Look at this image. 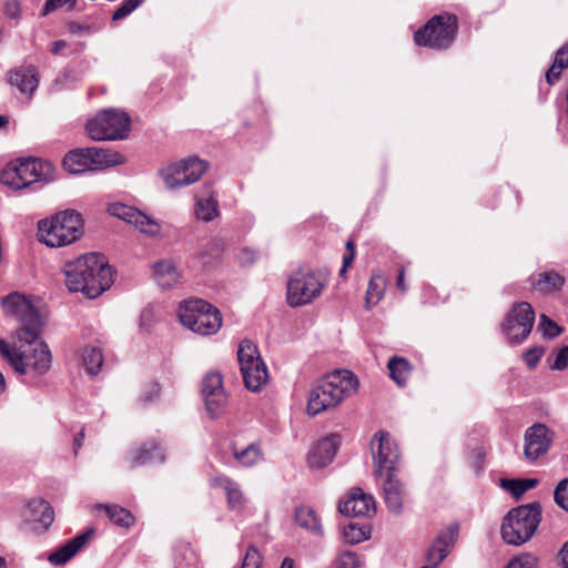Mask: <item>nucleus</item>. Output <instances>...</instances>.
<instances>
[{"label":"nucleus","instance_id":"62","mask_svg":"<svg viewBox=\"0 0 568 568\" xmlns=\"http://www.w3.org/2000/svg\"><path fill=\"white\" fill-rule=\"evenodd\" d=\"M281 568H294L293 560L290 558H285L281 565Z\"/></svg>","mask_w":568,"mask_h":568},{"label":"nucleus","instance_id":"39","mask_svg":"<svg viewBox=\"0 0 568 568\" xmlns=\"http://www.w3.org/2000/svg\"><path fill=\"white\" fill-rule=\"evenodd\" d=\"M104 509L108 517L118 526L129 528L134 523L133 515L125 508L118 505H99Z\"/></svg>","mask_w":568,"mask_h":568},{"label":"nucleus","instance_id":"33","mask_svg":"<svg viewBox=\"0 0 568 568\" xmlns=\"http://www.w3.org/2000/svg\"><path fill=\"white\" fill-rule=\"evenodd\" d=\"M133 465H146L162 463L164 460L163 449L156 443H150L132 453Z\"/></svg>","mask_w":568,"mask_h":568},{"label":"nucleus","instance_id":"13","mask_svg":"<svg viewBox=\"0 0 568 568\" xmlns=\"http://www.w3.org/2000/svg\"><path fill=\"white\" fill-rule=\"evenodd\" d=\"M206 170L205 161L190 158L163 168L160 176L168 189H176L199 181Z\"/></svg>","mask_w":568,"mask_h":568},{"label":"nucleus","instance_id":"40","mask_svg":"<svg viewBox=\"0 0 568 568\" xmlns=\"http://www.w3.org/2000/svg\"><path fill=\"white\" fill-rule=\"evenodd\" d=\"M566 68H568V42L556 52L554 63L546 72V81L554 84Z\"/></svg>","mask_w":568,"mask_h":568},{"label":"nucleus","instance_id":"29","mask_svg":"<svg viewBox=\"0 0 568 568\" xmlns=\"http://www.w3.org/2000/svg\"><path fill=\"white\" fill-rule=\"evenodd\" d=\"M329 393L325 390L321 379L310 392L307 400V413L311 416H315L331 408H335L336 404L331 400Z\"/></svg>","mask_w":568,"mask_h":568},{"label":"nucleus","instance_id":"20","mask_svg":"<svg viewBox=\"0 0 568 568\" xmlns=\"http://www.w3.org/2000/svg\"><path fill=\"white\" fill-rule=\"evenodd\" d=\"M338 510L345 516L365 517L375 514V500L361 488H354L339 501Z\"/></svg>","mask_w":568,"mask_h":568},{"label":"nucleus","instance_id":"21","mask_svg":"<svg viewBox=\"0 0 568 568\" xmlns=\"http://www.w3.org/2000/svg\"><path fill=\"white\" fill-rule=\"evenodd\" d=\"M339 442L337 435H329L316 443L311 449L307 457V463L312 468H324L332 463Z\"/></svg>","mask_w":568,"mask_h":568},{"label":"nucleus","instance_id":"49","mask_svg":"<svg viewBox=\"0 0 568 568\" xmlns=\"http://www.w3.org/2000/svg\"><path fill=\"white\" fill-rule=\"evenodd\" d=\"M65 4H69V9L71 10L75 6V0H47L43 8V14L53 12Z\"/></svg>","mask_w":568,"mask_h":568},{"label":"nucleus","instance_id":"2","mask_svg":"<svg viewBox=\"0 0 568 568\" xmlns=\"http://www.w3.org/2000/svg\"><path fill=\"white\" fill-rule=\"evenodd\" d=\"M62 273L70 292L95 298L110 288L114 278L111 266L99 253H88L63 264Z\"/></svg>","mask_w":568,"mask_h":568},{"label":"nucleus","instance_id":"53","mask_svg":"<svg viewBox=\"0 0 568 568\" xmlns=\"http://www.w3.org/2000/svg\"><path fill=\"white\" fill-rule=\"evenodd\" d=\"M154 317H155L154 307L151 305L146 306L142 311L141 316H140L141 326L149 328L151 326V324L153 323Z\"/></svg>","mask_w":568,"mask_h":568},{"label":"nucleus","instance_id":"42","mask_svg":"<svg viewBox=\"0 0 568 568\" xmlns=\"http://www.w3.org/2000/svg\"><path fill=\"white\" fill-rule=\"evenodd\" d=\"M336 568H359L361 558L353 551H343L335 559Z\"/></svg>","mask_w":568,"mask_h":568},{"label":"nucleus","instance_id":"51","mask_svg":"<svg viewBox=\"0 0 568 568\" xmlns=\"http://www.w3.org/2000/svg\"><path fill=\"white\" fill-rule=\"evenodd\" d=\"M4 13L8 18L19 20L21 17V8L17 0H8L4 4Z\"/></svg>","mask_w":568,"mask_h":568},{"label":"nucleus","instance_id":"28","mask_svg":"<svg viewBox=\"0 0 568 568\" xmlns=\"http://www.w3.org/2000/svg\"><path fill=\"white\" fill-rule=\"evenodd\" d=\"M87 154H89L90 162H92V171L116 166L124 163V156L110 149L87 148Z\"/></svg>","mask_w":568,"mask_h":568},{"label":"nucleus","instance_id":"57","mask_svg":"<svg viewBox=\"0 0 568 568\" xmlns=\"http://www.w3.org/2000/svg\"><path fill=\"white\" fill-rule=\"evenodd\" d=\"M68 47V43L67 41L64 40H57L52 43V47H51V52L53 54H59L62 52V50H64L65 48Z\"/></svg>","mask_w":568,"mask_h":568},{"label":"nucleus","instance_id":"14","mask_svg":"<svg viewBox=\"0 0 568 568\" xmlns=\"http://www.w3.org/2000/svg\"><path fill=\"white\" fill-rule=\"evenodd\" d=\"M375 476L399 469V449L395 440L386 432L376 433L371 442Z\"/></svg>","mask_w":568,"mask_h":568},{"label":"nucleus","instance_id":"27","mask_svg":"<svg viewBox=\"0 0 568 568\" xmlns=\"http://www.w3.org/2000/svg\"><path fill=\"white\" fill-rule=\"evenodd\" d=\"M153 277L162 288H171L181 281V273L171 260H161L153 265Z\"/></svg>","mask_w":568,"mask_h":568},{"label":"nucleus","instance_id":"15","mask_svg":"<svg viewBox=\"0 0 568 568\" xmlns=\"http://www.w3.org/2000/svg\"><path fill=\"white\" fill-rule=\"evenodd\" d=\"M110 215L115 216L124 222L133 225L139 232L154 237L161 233V223L144 214L140 210L122 203H112L108 207Z\"/></svg>","mask_w":568,"mask_h":568},{"label":"nucleus","instance_id":"36","mask_svg":"<svg viewBox=\"0 0 568 568\" xmlns=\"http://www.w3.org/2000/svg\"><path fill=\"white\" fill-rule=\"evenodd\" d=\"M295 520L298 526L312 531L315 535H322V525L315 510L308 507H300L295 513Z\"/></svg>","mask_w":568,"mask_h":568},{"label":"nucleus","instance_id":"9","mask_svg":"<svg viewBox=\"0 0 568 568\" xmlns=\"http://www.w3.org/2000/svg\"><path fill=\"white\" fill-rule=\"evenodd\" d=\"M237 359L245 387L252 392L261 390L268 381V373L257 346L248 339L242 341Z\"/></svg>","mask_w":568,"mask_h":568},{"label":"nucleus","instance_id":"60","mask_svg":"<svg viewBox=\"0 0 568 568\" xmlns=\"http://www.w3.org/2000/svg\"><path fill=\"white\" fill-rule=\"evenodd\" d=\"M396 285H397V287H398L402 292H405V291H406V286H405V284H404V270H400V271H399L398 276H397Z\"/></svg>","mask_w":568,"mask_h":568},{"label":"nucleus","instance_id":"34","mask_svg":"<svg viewBox=\"0 0 568 568\" xmlns=\"http://www.w3.org/2000/svg\"><path fill=\"white\" fill-rule=\"evenodd\" d=\"M390 378L399 386L407 383L410 377L412 367L409 362L404 357L394 356L387 364Z\"/></svg>","mask_w":568,"mask_h":568},{"label":"nucleus","instance_id":"12","mask_svg":"<svg viewBox=\"0 0 568 568\" xmlns=\"http://www.w3.org/2000/svg\"><path fill=\"white\" fill-rule=\"evenodd\" d=\"M535 323V311L527 302L513 306L501 323V331L508 344L523 343L530 334Z\"/></svg>","mask_w":568,"mask_h":568},{"label":"nucleus","instance_id":"4","mask_svg":"<svg viewBox=\"0 0 568 568\" xmlns=\"http://www.w3.org/2000/svg\"><path fill=\"white\" fill-rule=\"evenodd\" d=\"M55 178L51 162L39 159L17 160L1 172V182L12 190H21L34 183H49Z\"/></svg>","mask_w":568,"mask_h":568},{"label":"nucleus","instance_id":"11","mask_svg":"<svg viewBox=\"0 0 568 568\" xmlns=\"http://www.w3.org/2000/svg\"><path fill=\"white\" fill-rule=\"evenodd\" d=\"M3 314L21 323L17 331L42 329V321L30 296L12 292L1 300Z\"/></svg>","mask_w":568,"mask_h":568},{"label":"nucleus","instance_id":"54","mask_svg":"<svg viewBox=\"0 0 568 568\" xmlns=\"http://www.w3.org/2000/svg\"><path fill=\"white\" fill-rule=\"evenodd\" d=\"M346 247H347L348 252H347V254L344 255L343 267L339 271L341 275H343L346 272L347 267L353 263L354 257H355L353 242L348 241L346 244Z\"/></svg>","mask_w":568,"mask_h":568},{"label":"nucleus","instance_id":"17","mask_svg":"<svg viewBox=\"0 0 568 568\" xmlns=\"http://www.w3.org/2000/svg\"><path fill=\"white\" fill-rule=\"evenodd\" d=\"M325 390L329 393V399L336 406L339 405L346 397L356 393L358 388L357 377L347 369H338L325 375L321 378Z\"/></svg>","mask_w":568,"mask_h":568},{"label":"nucleus","instance_id":"7","mask_svg":"<svg viewBox=\"0 0 568 568\" xmlns=\"http://www.w3.org/2000/svg\"><path fill=\"white\" fill-rule=\"evenodd\" d=\"M326 278L311 268H300L288 278L286 300L290 306L297 307L312 303L326 286Z\"/></svg>","mask_w":568,"mask_h":568},{"label":"nucleus","instance_id":"58","mask_svg":"<svg viewBox=\"0 0 568 568\" xmlns=\"http://www.w3.org/2000/svg\"><path fill=\"white\" fill-rule=\"evenodd\" d=\"M559 556H560L564 568H568V541L565 542V545L562 546V548L559 552Z\"/></svg>","mask_w":568,"mask_h":568},{"label":"nucleus","instance_id":"16","mask_svg":"<svg viewBox=\"0 0 568 568\" xmlns=\"http://www.w3.org/2000/svg\"><path fill=\"white\" fill-rule=\"evenodd\" d=\"M201 393L209 415L212 418L220 416L227 405L222 375L217 372L207 373L203 378Z\"/></svg>","mask_w":568,"mask_h":568},{"label":"nucleus","instance_id":"52","mask_svg":"<svg viewBox=\"0 0 568 568\" xmlns=\"http://www.w3.org/2000/svg\"><path fill=\"white\" fill-rule=\"evenodd\" d=\"M568 367V346L562 347L555 359L552 365L554 369L562 371Z\"/></svg>","mask_w":568,"mask_h":568},{"label":"nucleus","instance_id":"50","mask_svg":"<svg viewBox=\"0 0 568 568\" xmlns=\"http://www.w3.org/2000/svg\"><path fill=\"white\" fill-rule=\"evenodd\" d=\"M542 356V349L539 348H529L524 353V361L527 366L534 368Z\"/></svg>","mask_w":568,"mask_h":568},{"label":"nucleus","instance_id":"38","mask_svg":"<svg viewBox=\"0 0 568 568\" xmlns=\"http://www.w3.org/2000/svg\"><path fill=\"white\" fill-rule=\"evenodd\" d=\"M82 364L90 375H97L103 364L102 351L95 346H88L81 351Z\"/></svg>","mask_w":568,"mask_h":568},{"label":"nucleus","instance_id":"31","mask_svg":"<svg viewBox=\"0 0 568 568\" xmlns=\"http://www.w3.org/2000/svg\"><path fill=\"white\" fill-rule=\"evenodd\" d=\"M195 216L203 221L210 222L219 216V202L213 192H210L207 196H196L195 197Z\"/></svg>","mask_w":568,"mask_h":568},{"label":"nucleus","instance_id":"61","mask_svg":"<svg viewBox=\"0 0 568 568\" xmlns=\"http://www.w3.org/2000/svg\"><path fill=\"white\" fill-rule=\"evenodd\" d=\"M83 438H84V434L82 430L75 435V437H74V453L75 454H77L78 448L81 447Z\"/></svg>","mask_w":568,"mask_h":568},{"label":"nucleus","instance_id":"1","mask_svg":"<svg viewBox=\"0 0 568 568\" xmlns=\"http://www.w3.org/2000/svg\"><path fill=\"white\" fill-rule=\"evenodd\" d=\"M41 334L42 329L16 331L11 343L0 338V354L17 374L40 377L49 372L52 354Z\"/></svg>","mask_w":568,"mask_h":568},{"label":"nucleus","instance_id":"59","mask_svg":"<svg viewBox=\"0 0 568 568\" xmlns=\"http://www.w3.org/2000/svg\"><path fill=\"white\" fill-rule=\"evenodd\" d=\"M523 483V486L525 487V490L528 491L529 489H532L538 484V480L535 478H527V479H520Z\"/></svg>","mask_w":568,"mask_h":568},{"label":"nucleus","instance_id":"3","mask_svg":"<svg viewBox=\"0 0 568 568\" xmlns=\"http://www.w3.org/2000/svg\"><path fill=\"white\" fill-rule=\"evenodd\" d=\"M82 234L83 220L74 210H65L38 222L37 237L49 247L70 245Z\"/></svg>","mask_w":568,"mask_h":568},{"label":"nucleus","instance_id":"55","mask_svg":"<svg viewBox=\"0 0 568 568\" xmlns=\"http://www.w3.org/2000/svg\"><path fill=\"white\" fill-rule=\"evenodd\" d=\"M255 257H256L255 252L252 250H248V248L242 250L239 255V260L243 264L252 263L255 260Z\"/></svg>","mask_w":568,"mask_h":568},{"label":"nucleus","instance_id":"64","mask_svg":"<svg viewBox=\"0 0 568 568\" xmlns=\"http://www.w3.org/2000/svg\"><path fill=\"white\" fill-rule=\"evenodd\" d=\"M8 123V118L0 115V128L4 126Z\"/></svg>","mask_w":568,"mask_h":568},{"label":"nucleus","instance_id":"37","mask_svg":"<svg viewBox=\"0 0 568 568\" xmlns=\"http://www.w3.org/2000/svg\"><path fill=\"white\" fill-rule=\"evenodd\" d=\"M386 278L382 274H373L366 291V307L371 308L379 303L386 290Z\"/></svg>","mask_w":568,"mask_h":568},{"label":"nucleus","instance_id":"8","mask_svg":"<svg viewBox=\"0 0 568 568\" xmlns=\"http://www.w3.org/2000/svg\"><path fill=\"white\" fill-rule=\"evenodd\" d=\"M457 32V19L450 14L433 17L424 28L414 34L416 44L432 49H447L453 43Z\"/></svg>","mask_w":568,"mask_h":568},{"label":"nucleus","instance_id":"41","mask_svg":"<svg viewBox=\"0 0 568 568\" xmlns=\"http://www.w3.org/2000/svg\"><path fill=\"white\" fill-rule=\"evenodd\" d=\"M369 530L365 527H359L355 524H351L344 528L343 537L347 544H358L368 539Z\"/></svg>","mask_w":568,"mask_h":568},{"label":"nucleus","instance_id":"46","mask_svg":"<svg viewBox=\"0 0 568 568\" xmlns=\"http://www.w3.org/2000/svg\"><path fill=\"white\" fill-rule=\"evenodd\" d=\"M539 327L544 335L549 338L558 336L561 332L560 327L546 315L540 316Z\"/></svg>","mask_w":568,"mask_h":568},{"label":"nucleus","instance_id":"43","mask_svg":"<svg viewBox=\"0 0 568 568\" xmlns=\"http://www.w3.org/2000/svg\"><path fill=\"white\" fill-rule=\"evenodd\" d=\"M145 0H124L121 6L113 12L112 20L120 21L132 13Z\"/></svg>","mask_w":568,"mask_h":568},{"label":"nucleus","instance_id":"35","mask_svg":"<svg viewBox=\"0 0 568 568\" xmlns=\"http://www.w3.org/2000/svg\"><path fill=\"white\" fill-rule=\"evenodd\" d=\"M232 452L235 460L246 467L255 465L263 457L261 446L256 443H252L243 448L234 446Z\"/></svg>","mask_w":568,"mask_h":568},{"label":"nucleus","instance_id":"56","mask_svg":"<svg viewBox=\"0 0 568 568\" xmlns=\"http://www.w3.org/2000/svg\"><path fill=\"white\" fill-rule=\"evenodd\" d=\"M68 30L70 33L78 34L81 32H90L91 28L89 26L80 24L78 22H70L68 24Z\"/></svg>","mask_w":568,"mask_h":568},{"label":"nucleus","instance_id":"23","mask_svg":"<svg viewBox=\"0 0 568 568\" xmlns=\"http://www.w3.org/2000/svg\"><path fill=\"white\" fill-rule=\"evenodd\" d=\"M211 483L213 487L223 489L231 510L241 511L245 508L247 500L236 481L229 477L219 476L214 477Z\"/></svg>","mask_w":568,"mask_h":568},{"label":"nucleus","instance_id":"22","mask_svg":"<svg viewBox=\"0 0 568 568\" xmlns=\"http://www.w3.org/2000/svg\"><path fill=\"white\" fill-rule=\"evenodd\" d=\"M457 537V530L449 527L442 531L427 551V564L422 568H436L448 555Z\"/></svg>","mask_w":568,"mask_h":568},{"label":"nucleus","instance_id":"48","mask_svg":"<svg viewBox=\"0 0 568 568\" xmlns=\"http://www.w3.org/2000/svg\"><path fill=\"white\" fill-rule=\"evenodd\" d=\"M501 486L516 498L521 497L526 493L520 479H504Z\"/></svg>","mask_w":568,"mask_h":568},{"label":"nucleus","instance_id":"32","mask_svg":"<svg viewBox=\"0 0 568 568\" xmlns=\"http://www.w3.org/2000/svg\"><path fill=\"white\" fill-rule=\"evenodd\" d=\"M530 280L535 290L545 294L560 290L565 283L564 277L554 271L539 273Z\"/></svg>","mask_w":568,"mask_h":568},{"label":"nucleus","instance_id":"5","mask_svg":"<svg viewBox=\"0 0 568 568\" xmlns=\"http://www.w3.org/2000/svg\"><path fill=\"white\" fill-rule=\"evenodd\" d=\"M541 520L539 503L521 505L505 516L501 525V537L509 545H521L535 534Z\"/></svg>","mask_w":568,"mask_h":568},{"label":"nucleus","instance_id":"47","mask_svg":"<svg viewBox=\"0 0 568 568\" xmlns=\"http://www.w3.org/2000/svg\"><path fill=\"white\" fill-rule=\"evenodd\" d=\"M262 558L257 549L248 547L241 568H261Z\"/></svg>","mask_w":568,"mask_h":568},{"label":"nucleus","instance_id":"25","mask_svg":"<svg viewBox=\"0 0 568 568\" xmlns=\"http://www.w3.org/2000/svg\"><path fill=\"white\" fill-rule=\"evenodd\" d=\"M9 82L21 93L32 94L38 88V71L33 65L19 67L9 73Z\"/></svg>","mask_w":568,"mask_h":568},{"label":"nucleus","instance_id":"19","mask_svg":"<svg viewBox=\"0 0 568 568\" xmlns=\"http://www.w3.org/2000/svg\"><path fill=\"white\" fill-rule=\"evenodd\" d=\"M384 500L392 513L399 514L406 497V488L397 478L396 471L376 475Z\"/></svg>","mask_w":568,"mask_h":568},{"label":"nucleus","instance_id":"45","mask_svg":"<svg viewBox=\"0 0 568 568\" xmlns=\"http://www.w3.org/2000/svg\"><path fill=\"white\" fill-rule=\"evenodd\" d=\"M556 504L568 511V478L562 479L556 487L554 493Z\"/></svg>","mask_w":568,"mask_h":568},{"label":"nucleus","instance_id":"10","mask_svg":"<svg viewBox=\"0 0 568 568\" xmlns=\"http://www.w3.org/2000/svg\"><path fill=\"white\" fill-rule=\"evenodd\" d=\"M130 130V118L124 112L104 110L87 123L89 136L95 141L125 139Z\"/></svg>","mask_w":568,"mask_h":568},{"label":"nucleus","instance_id":"63","mask_svg":"<svg viewBox=\"0 0 568 568\" xmlns=\"http://www.w3.org/2000/svg\"><path fill=\"white\" fill-rule=\"evenodd\" d=\"M4 388H6V381H4L2 373L0 372V394L4 390Z\"/></svg>","mask_w":568,"mask_h":568},{"label":"nucleus","instance_id":"26","mask_svg":"<svg viewBox=\"0 0 568 568\" xmlns=\"http://www.w3.org/2000/svg\"><path fill=\"white\" fill-rule=\"evenodd\" d=\"M93 536V529H90L70 541H68L65 545L50 554L49 561L53 565H63L68 560H70L87 542L88 540Z\"/></svg>","mask_w":568,"mask_h":568},{"label":"nucleus","instance_id":"18","mask_svg":"<svg viewBox=\"0 0 568 568\" xmlns=\"http://www.w3.org/2000/svg\"><path fill=\"white\" fill-rule=\"evenodd\" d=\"M554 432L545 424L536 423L528 427L524 435V456L535 462L546 455L552 444Z\"/></svg>","mask_w":568,"mask_h":568},{"label":"nucleus","instance_id":"24","mask_svg":"<svg viewBox=\"0 0 568 568\" xmlns=\"http://www.w3.org/2000/svg\"><path fill=\"white\" fill-rule=\"evenodd\" d=\"M23 517L27 521L39 524L47 529L53 521L54 511L47 500L37 498L27 504Z\"/></svg>","mask_w":568,"mask_h":568},{"label":"nucleus","instance_id":"44","mask_svg":"<svg viewBox=\"0 0 568 568\" xmlns=\"http://www.w3.org/2000/svg\"><path fill=\"white\" fill-rule=\"evenodd\" d=\"M505 568H537V558L530 554L514 557Z\"/></svg>","mask_w":568,"mask_h":568},{"label":"nucleus","instance_id":"30","mask_svg":"<svg viewBox=\"0 0 568 568\" xmlns=\"http://www.w3.org/2000/svg\"><path fill=\"white\" fill-rule=\"evenodd\" d=\"M63 168L71 174H81L92 171V162L85 149L70 151L63 159Z\"/></svg>","mask_w":568,"mask_h":568},{"label":"nucleus","instance_id":"6","mask_svg":"<svg viewBox=\"0 0 568 568\" xmlns=\"http://www.w3.org/2000/svg\"><path fill=\"white\" fill-rule=\"evenodd\" d=\"M178 315L183 326L200 335H213L222 326L221 312L201 298L181 302Z\"/></svg>","mask_w":568,"mask_h":568}]
</instances>
